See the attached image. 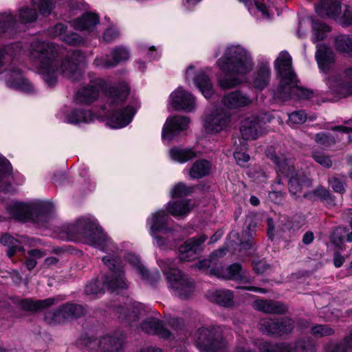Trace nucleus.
<instances>
[{
    "label": "nucleus",
    "mask_w": 352,
    "mask_h": 352,
    "mask_svg": "<svg viewBox=\"0 0 352 352\" xmlns=\"http://www.w3.org/2000/svg\"><path fill=\"white\" fill-rule=\"evenodd\" d=\"M312 157L317 163L324 168H329L332 166L333 163L329 156L325 155L320 152L314 151L312 153Z\"/></svg>",
    "instance_id": "obj_58"
},
{
    "label": "nucleus",
    "mask_w": 352,
    "mask_h": 352,
    "mask_svg": "<svg viewBox=\"0 0 352 352\" xmlns=\"http://www.w3.org/2000/svg\"><path fill=\"white\" fill-rule=\"evenodd\" d=\"M57 64L56 60L45 57V83L49 87H52L56 82Z\"/></svg>",
    "instance_id": "obj_43"
},
{
    "label": "nucleus",
    "mask_w": 352,
    "mask_h": 352,
    "mask_svg": "<svg viewBox=\"0 0 352 352\" xmlns=\"http://www.w3.org/2000/svg\"><path fill=\"white\" fill-rule=\"evenodd\" d=\"M316 59L320 69L327 72L334 62V55L331 49L322 45L316 53Z\"/></svg>",
    "instance_id": "obj_33"
},
{
    "label": "nucleus",
    "mask_w": 352,
    "mask_h": 352,
    "mask_svg": "<svg viewBox=\"0 0 352 352\" xmlns=\"http://www.w3.org/2000/svg\"><path fill=\"white\" fill-rule=\"evenodd\" d=\"M208 298L223 307H230L233 305V294L230 290L210 291L207 294Z\"/></svg>",
    "instance_id": "obj_36"
},
{
    "label": "nucleus",
    "mask_w": 352,
    "mask_h": 352,
    "mask_svg": "<svg viewBox=\"0 0 352 352\" xmlns=\"http://www.w3.org/2000/svg\"><path fill=\"white\" fill-rule=\"evenodd\" d=\"M45 223L55 217V207L52 202L45 201Z\"/></svg>",
    "instance_id": "obj_63"
},
{
    "label": "nucleus",
    "mask_w": 352,
    "mask_h": 352,
    "mask_svg": "<svg viewBox=\"0 0 352 352\" xmlns=\"http://www.w3.org/2000/svg\"><path fill=\"white\" fill-rule=\"evenodd\" d=\"M230 122V115L222 109H217L204 120V127L208 133H217L226 130Z\"/></svg>",
    "instance_id": "obj_16"
},
{
    "label": "nucleus",
    "mask_w": 352,
    "mask_h": 352,
    "mask_svg": "<svg viewBox=\"0 0 352 352\" xmlns=\"http://www.w3.org/2000/svg\"><path fill=\"white\" fill-rule=\"evenodd\" d=\"M170 219L163 210H158L147 219L150 234L155 239V244L162 247L166 244L161 234L166 235L170 233L173 229L169 226Z\"/></svg>",
    "instance_id": "obj_12"
},
{
    "label": "nucleus",
    "mask_w": 352,
    "mask_h": 352,
    "mask_svg": "<svg viewBox=\"0 0 352 352\" xmlns=\"http://www.w3.org/2000/svg\"><path fill=\"white\" fill-rule=\"evenodd\" d=\"M25 178L19 173H12L10 162L0 154V192L14 193L16 186L22 185Z\"/></svg>",
    "instance_id": "obj_11"
},
{
    "label": "nucleus",
    "mask_w": 352,
    "mask_h": 352,
    "mask_svg": "<svg viewBox=\"0 0 352 352\" xmlns=\"http://www.w3.org/2000/svg\"><path fill=\"white\" fill-rule=\"evenodd\" d=\"M129 92L126 83H121L119 87H112L107 92V104L104 109H107V124L113 129H120L128 125L132 120L135 110L132 107L120 109L122 102Z\"/></svg>",
    "instance_id": "obj_4"
},
{
    "label": "nucleus",
    "mask_w": 352,
    "mask_h": 352,
    "mask_svg": "<svg viewBox=\"0 0 352 352\" xmlns=\"http://www.w3.org/2000/svg\"><path fill=\"white\" fill-rule=\"evenodd\" d=\"M254 307L256 310L267 314H281L287 311V307L284 304L270 300H256L254 302Z\"/></svg>",
    "instance_id": "obj_31"
},
{
    "label": "nucleus",
    "mask_w": 352,
    "mask_h": 352,
    "mask_svg": "<svg viewBox=\"0 0 352 352\" xmlns=\"http://www.w3.org/2000/svg\"><path fill=\"white\" fill-rule=\"evenodd\" d=\"M293 328V322L289 318H283L280 320L263 319L259 322V329L268 335L282 336L290 333Z\"/></svg>",
    "instance_id": "obj_18"
},
{
    "label": "nucleus",
    "mask_w": 352,
    "mask_h": 352,
    "mask_svg": "<svg viewBox=\"0 0 352 352\" xmlns=\"http://www.w3.org/2000/svg\"><path fill=\"white\" fill-rule=\"evenodd\" d=\"M54 236L62 240L81 241L104 252H115L116 245L93 217H82L71 223L54 226Z\"/></svg>",
    "instance_id": "obj_1"
},
{
    "label": "nucleus",
    "mask_w": 352,
    "mask_h": 352,
    "mask_svg": "<svg viewBox=\"0 0 352 352\" xmlns=\"http://www.w3.org/2000/svg\"><path fill=\"white\" fill-rule=\"evenodd\" d=\"M342 0H321V9L318 12L321 16L326 15L329 18H336L341 13Z\"/></svg>",
    "instance_id": "obj_35"
},
{
    "label": "nucleus",
    "mask_w": 352,
    "mask_h": 352,
    "mask_svg": "<svg viewBox=\"0 0 352 352\" xmlns=\"http://www.w3.org/2000/svg\"><path fill=\"white\" fill-rule=\"evenodd\" d=\"M225 254V249H219L213 252L208 258L199 261L196 266L199 270L208 271L209 274L218 278L241 280L245 283L251 282V278L246 275V272L243 270L241 265L238 263L230 265L226 269H223L219 262V258L222 257Z\"/></svg>",
    "instance_id": "obj_6"
},
{
    "label": "nucleus",
    "mask_w": 352,
    "mask_h": 352,
    "mask_svg": "<svg viewBox=\"0 0 352 352\" xmlns=\"http://www.w3.org/2000/svg\"><path fill=\"white\" fill-rule=\"evenodd\" d=\"M307 120V115L304 111H296L289 115L288 123L292 126L303 124Z\"/></svg>",
    "instance_id": "obj_55"
},
{
    "label": "nucleus",
    "mask_w": 352,
    "mask_h": 352,
    "mask_svg": "<svg viewBox=\"0 0 352 352\" xmlns=\"http://www.w3.org/2000/svg\"><path fill=\"white\" fill-rule=\"evenodd\" d=\"M194 190L192 186H187L184 183H178L172 188L170 193L172 197H180L191 194Z\"/></svg>",
    "instance_id": "obj_53"
},
{
    "label": "nucleus",
    "mask_w": 352,
    "mask_h": 352,
    "mask_svg": "<svg viewBox=\"0 0 352 352\" xmlns=\"http://www.w3.org/2000/svg\"><path fill=\"white\" fill-rule=\"evenodd\" d=\"M100 282L98 280L91 281L85 287V293L89 295L104 294V289L100 287Z\"/></svg>",
    "instance_id": "obj_59"
},
{
    "label": "nucleus",
    "mask_w": 352,
    "mask_h": 352,
    "mask_svg": "<svg viewBox=\"0 0 352 352\" xmlns=\"http://www.w3.org/2000/svg\"><path fill=\"white\" fill-rule=\"evenodd\" d=\"M85 314V309L77 304H66L55 312L52 317L54 322L60 323L67 319L79 318Z\"/></svg>",
    "instance_id": "obj_29"
},
{
    "label": "nucleus",
    "mask_w": 352,
    "mask_h": 352,
    "mask_svg": "<svg viewBox=\"0 0 352 352\" xmlns=\"http://www.w3.org/2000/svg\"><path fill=\"white\" fill-rule=\"evenodd\" d=\"M325 352H349L344 343L340 344L331 343L325 348Z\"/></svg>",
    "instance_id": "obj_62"
},
{
    "label": "nucleus",
    "mask_w": 352,
    "mask_h": 352,
    "mask_svg": "<svg viewBox=\"0 0 352 352\" xmlns=\"http://www.w3.org/2000/svg\"><path fill=\"white\" fill-rule=\"evenodd\" d=\"M253 99L248 94L241 91H232L226 95L223 100V104L230 109H238L247 107L252 104Z\"/></svg>",
    "instance_id": "obj_28"
},
{
    "label": "nucleus",
    "mask_w": 352,
    "mask_h": 352,
    "mask_svg": "<svg viewBox=\"0 0 352 352\" xmlns=\"http://www.w3.org/2000/svg\"><path fill=\"white\" fill-rule=\"evenodd\" d=\"M158 265L166 275L169 287L174 294L185 299L190 296L194 291V282L174 267L173 261L170 259L159 260Z\"/></svg>",
    "instance_id": "obj_8"
},
{
    "label": "nucleus",
    "mask_w": 352,
    "mask_h": 352,
    "mask_svg": "<svg viewBox=\"0 0 352 352\" xmlns=\"http://www.w3.org/2000/svg\"><path fill=\"white\" fill-rule=\"evenodd\" d=\"M234 157L236 163L241 166H244L250 160V156L245 153L234 152Z\"/></svg>",
    "instance_id": "obj_64"
},
{
    "label": "nucleus",
    "mask_w": 352,
    "mask_h": 352,
    "mask_svg": "<svg viewBox=\"0 0 352 352\" xmlns=\"http://www.w3.org/2000/svg\"><path fill=\"white\" fill-rule=\"evenodd\" d=\"M327 85L332 94L340 98L352 95V67L347 69L342 76L329 78Z\"/></svg>",
    "instance_id": "obj_15"
},
{
    "label": "nucleus",
    "mask_w": 352,
    "mask_h": 352,
    "mask_svg": "<svg viewBox=\"0 0 352 352\" xmlns=\"http://www.w3.org/2000/svg\"><path fill=\"white\" fill-rule=\"evenodd\" d=\"M267 157L272 160L276 165L278 176L281 175L289 177V190L293 195L305 197L308 194V190L311 186V181L302 172L296 171L294 167V162L292 157H287L281 154H267Z\"/></svg>",
    "instance_id": "obj_5"
},
{
    "label": "nucleus",
    "mask_w": 352,
    "mask_h": 352,
    "mask_svg": "<svg viewBox=\"0 0 352 352\" xmlns=\"http://www.w3.org/2000/svg\"><path fill=\"white\" fill-rule=\"evenodd\" d=\"M258 347L261 352H315L314 345L305 347L301 342L271 344L263 341L258 343Z\"/></svg>",
    "instance_id": "obj_20"
},
{
    "label": "nucleus",
    "mask_w": 352,
    "mask_h": 352,
    "mask_svg": "<svg viewBox=\"0 0 352 352\" xmlns=\"http://www.w3.org/2000/svg\"><path fill=\"white\" fill-rule=\"evenodd\" d=\"M63 41L71 45H80L83 43V39L78 34L73 33L71 34L63 35Z\"/></svg>",
    "instance_id": "obj_60"
},
{
    "label": "nucleus",
    "mask_w": 352,
    "mask_h": 352,
    "mask_svg": "<svg viewBox=\"0 0 352 352\" xmlns=\"http://www.w3.org/2000/svg\"><path fill=\"white\" fill-rule=\"evenodd\" d=\"M144 310L143 305L139 302L134 303L131 308H127L126 315H123L120 312L119 318L127 320L131 325L139 318V315L142 314Z\"/></svg>",
    "instance_id": "obj_47"
},
{
    "label": "nucleus",
    "mask_w": 352,
    "mask_h": 352,
    "mask_svg": "<svg viewBox=\"0 0 352 352\" xmlns=\"http://www.w3.org/2000/svg\"><path fill=\"white\" fill-rule=\"evenodd\" d=\"M85 60V56L78 51L71 52L63 62L61 70L63 74L73 81L81 77L80 65Z\"/></svg>",
    "instance_id": "obj_19"
},
{
    "label": "nucleus",
    "mask_w": 352,
    "mask_h": 352,
    "mask_svg": "<svg viewBox=\"0 0 352 352\" xmlns=\"http://www.w3.org/2000/svg\"><path fill=\"white\" fill-rule=\"evenodd\" d=\"M312 29L313 34L311 39L314 43L324 39L326 34L330 31V28L328 25L319 22H314Z\"/></svg>",
    "instance_id": "obj_48"
},
{
    "label": "nucleus",
    "mask_w": 352,
    "mask_h": 352,
    "mask_svg": "<svg viewBox=\"0 0 352 352\" xmlns=\"http://www.w3.org/2000/svg\"><path fill=\"white\" fill-rule=\"evenodd\" d=\"M119 35V31L116 28L111 27L104 32L103 38L107 42H111L118 38Z\"/></svg>",
    "instance_id": "obj_61"
},
{
    "label": "nucleus",
    "mask_w": 352,
    "mask_h": 352,
    "mask_svg": "<svg viewBox=\"0 0 352 352\" xmlns=\"http://www.w3.org/2000/svg\"><path fill=\"white\" fill-rule=\"evenodd\" d=\"M212 164L210 162L201 160L196 161L189 170V175L192 179H200L211 172Z\"/></svg>",
    "instance_id": "obj_38"
},
{
    "label": "nucleus",
    "mask_w": 352,
    "mask_h": 352,
    "mask_svg": "<svg viewBox=\"0 0 352 352\" xmlns=\"http://www.w3.org/2000/svg\"><path fill=\"white\" fill-rule=\"evenodd\" d=\"M188 124L189 120L187 117L174 116L168 118L162 129V138L171 140L177 133L186 130Z\"/></svg>",
    "instance_id": "obj_27"
},
{
    "label": "nucleus",
    "mask_w": 352,
    "mask_h": 352,
    "mask_svg": "<svg viewBox=\"0 0 352 352\" xmlns=\"http://www.w3.org/2000/svg\"><path fill=\"white\" fill-rule=\"evenodd\" d=\"M43 253L38 249H31L25 254V265L30 270L35 267L37 260L41 258Z\"/></svg>",
    "instance_id": "obj_51"
},
{
    "label": "nucleus",
    "mask_w": 352,
    "mask_h": 352,
    "mask_svg": "<svg viewBox=\"0 0 352 352\" xmlns=\"http://www.w3.org/2000/svg\"><path fill=\"white\" fill-rule=\"evenodd\" d=\"M168 326H172L170 324L164 325L156 318H151L144 320L141 324V329L143 331L148 334H155L160 338L170 339L173 333L168 329Z\"/></svg>",
    "instance_id": "obj_30"
},
{
    "label": "nucleus",
    "mask_w": 352,
    "mask_h": 352,
    "mask_svg": "<svg viewBox=\"0 0 352 352\" xmlns=\"http://www.w3.org/2000/svg\"><path fill=\"white\" fill-rule=\"evenodd\" d=\"M44 202L42 199L28 201H12L7 210L10 216L21 221L37 223L42 217Z\"/></svg>",
    "instance_id": "obj_9"
},
{
    "label": "nucleus",
    "mask_w": 352,
    "mask_h": 352,
    "mask_svg": "<svg viewBox=\"0 0 352 352\" xmlns=\"http://www.w3.org/2000/svg\"><path fill=\"white\" fill-rule=\"evenodd\" d=\"M170 159L179 163H185L196 157L195 152L191 148L174 147L169 150Z\"/></svg>",
    "instance_id": "obj_39"
},
{
    "label": "nucleus",
    "mask_w": 352,
    "mask_h": 352,
    "mask_svg": "<svg viewBox=\"0 0 352 352\" xmlns=\"http://www.w3.org/2000/svg\"><path fill=\"white\" fill-rule=\"evenodd\" d=\"M311 333L316 337H323L333 334L334 330L327 325L319 324L311 329Z\"/></svg>",
    "instance_id": "obj_56"
},
{
    "label": "nucleus",
    "mask_w": 352,
    "mask_h": 352,
    "mask_svg": "<svg viewBox=\"0 0 352 352\" xmlns=\"http://www.w3.org/2000/svg\"><path fill=\"white\" fill-rule=\"evenodd\" d=\"M103 263L111 271V274L103 280V285L111 292H116L127 287L123 273V265L118 256L107 255L102 258Z\"/></svg>",
    "instance_id": "obj_10"
},
{
    "label": "nucleus",
    "mask_w": 352,
    "mask_h": 352,
    "mask_svg": "<svg viewBox=\"0 0 352 352\" xmlns=\"http://www.w3.org/2000/svg\"><path fill=\"white\" fill-rule=\"evenodd\" d=\"M124 336L116 333L115 336H105L101 339L89 338L87 347L92 352H113L121 349Z\"/></svg>",
    "instance_id": "obj_14"
},
{
    "label": "nucleus",
    "mask_w": 352,
    "mask_h": 352,
    "mask_svg": "<svg viewBox=\"0 0 352 352\" xmlns=\"http://www.w3.org/2000/svg\"><path fill=\"white\" fill-rule=\"evenodd\" d=\"M129 263L142 276L143 278L147 277L148 273L144 267L141 264L140 258L133 254H128L126 256Z\"/></svg>",
    "instance_id": "obj_52"
},
{
    "label": "nucleus",
    "mask_w": 352,
    "mask_h": 352,
    "mask_svg": "<svg viewBox=\"0 0 352 352\" xmlns=\"http://www.w3.org/2000/svg\"><path fill=\"white\" fill-rule=\"evenodd\" d=\"M305 198L311 200L319 199L325 201L328 204L335 205L333 197L330 194L329 190L321 186H318L311 192H308V194H305Z\"/></svg>",
    "instance_id": "obj_42"
},
{
    "label": "nucleus",
    "mask_w": 352,
    "mask_h": 352,
    "mask_svg": "<svg viewBox=\"0 0 352 352\" xmlns=\"http://www.w3.org/2000/svg\"><path fill=\"white\" fill-rule=\"evenodd\" d=\"M38 14L36 10L30 9L28 7L21 8L18 12L19 25L29 24L36 21Z\"/></svg>",
    "instance_id": "obj_46"
},
{
    "label": "nucleus",
    "mask_w": 352,
    "mask_h": 352,
    "mask_svg": "<svg viewBox=\"0 0 352 352\" xmlns=\"http://www.w3.org/2000/svg\"><path fill=\"white\" fill-rule=\"evenodd\" d=\"M270 68L269 64H265L259 68L253 80V85L257 89H262L269 82Z\"/></svg>",
    "instance_id": "obj_41"
},
{
    "label": "nucleus",
    "mask_w": 352,
    "mask_h": 352,
    "mask_svg": "<svg viewBox=\"0 0 352 352\" xmlns=\"http://www.w3.org/2000/svg\"><path fill=\"white\" fill-rule=\"evenodd\" d=\"M299 80L297 76L288 80L286 85H279L274 91V96L282 100H287L292 98L299 99H308L312 97L313 92L298 85Z\"/></svg>",
    "instance_id": "obj_13"
},
{
    "label": "nucleus",
    "mask_w": 352,
    "mask_h": 352,
    "mask_svg": "<svg viewBox=\"0 0 352 352\" xmlns=\"http://www.w3.org/2000/svg\"><path fill=\"white\" fill-rule=\"evenodd\" d=\"M226 327L224 326L201 327L194 335L195 344L201 352H226L228 347L223 337Z\"/></svg>",
    "instance_id": "obj_7"
},
{
    "label": "nucleus",
    "mask_w": 352,
    "mask_h": 352,
    "mask_svg": "<svg viewBox=\"0 0 352 352\" xmlns=\"http://www.w3.org/2000/svg\"><path fill=\"white\" fill-rule=\"evenodd\" d=\"M207 239L204 234H201L188 239L179 248V258L182 261L194 260L200 250L199 246Z\"/></svg>",
    "instance_id": "obj_25"
},
{
    "label": "nucleus",
    "mask_w": 352,
    "mask_h": 352,
    "mask_svg": "<svg viewBox=\"0 0 352 352\" xmlns=\"http://www.w3.org/2000/svg\"><path fill=\"white\" fill-rule=\"evenodd\" d=\"M20 43L0 47V67L7 66L2 73L1 78L6 85L14 90L27 94L36 91V87L24 76L18 66L17 56L21 52Z\"/></svg>",
    "instance_id": "obj_3"
},
{
    "label": "nucleus",
    "mask_w": 352,
    "mask_h": 352,
    "mask_svg": "<svg viewBox=\"0 0 352 352\" xmlns=\"http://www.w3.org/2000/svg\"><path fill=\"white\" fill-rule=\"evenodd\" d=\"M19 31V23L10 12L0 13V33L13 36Z\"/></svg>",
    "instance_id": "obj_32"
},
{
    "label": "nucleus",
    "mask_w": 352,
    "mask_h": 352,
    "mask_svg": "<svg viewBox=\"0 0 352 352\" xmlns=\"http://www.w3.org/2000/svg\"><path fill=\"white\" fill-rule=\"evenodd\" d=\"M292 56L287 51H282L274 62V67L280 78V85H285L288 80L296 76L292 66Z\"/></svg>",
    "instance_id": "obj_22"
},
{
    "label": "nucleus",
    "mask_w": 352,
    "mask_h": 352,
    "mask_svg": "<svg viewBox=\"0 0 352 352\" xmlns=\"http://www.w3.org/2000/svg\"><path fill=\"white\" fill-rule=\"evenodd\" d=\"M336 47L338 50L343 52H352V37L341 35L336 38Z\"/></svg>",
    "instance_id": "obj_50"
},
{
    "label": "nucleus",
    "mask_w": 352,
    "mask_h": 352,
    "mask_svg": "<svg viewBox=\"0 0 352 352\" xmlns=\"http://www.w3.org/2000/svg\"><path fill=\"white\" fill-rule=\"evenodd\" d=\"M186 80H192L202 95L210 98L213 93V87L210 79L202 69L195 71L194 65H190L186 71Z\"/></svg>",
    "instance_id": "obj_17"
},
{
    "label": "nucleus",
    "mask_w": 352,
    "mask_h": 352,
    "mask_svg": "<svg viewBox=\"0 0 352 352\" xmlns=\"http://www.w3.org/2000/svg\"><path fill=\"white\" fill-rule=\"evenodd\" d=\"M193 207L194 205L190 203L189 199H187L168 203L167 210L173 216L180 217L186 215Z\"/></svg>",
    "instance_id": "obj_37"
},
{
    "label": "nucleus",
    "mask_w": 352,
    "mask_h": 352,
    "mask_svg": "<svg viewBox=\"0 0 352 352\" xmlns=\"http://www.w3.org/2000/svg\"><path fill=\"white\" fill-rule=\"evenodd\" d=\"M98 16L92 13H85L81 17L74 20L72 26L80 31H93L94 27L98 23Z\"/></svg>",
    "instance_id": "obj_34"
},
{
    "label": "nucleus",
    "mask_w": 352,
    "mask_h": 352,
    "mask_svg": "<svg viewBox=\"0 0 352 352\" xmlns=\"http://www.w3.org/2000/svg\"><path fill=\"white\" fill-rule=\"evenodd\" d=\"M315 141L324 146H330L335 144L336 140L330 134L325 133H319L316 135Z\"/></svg>",
    "instance_id": "obj_57"
},
{
    "label": "nucleus",
    "mask_w": 352,
    "mask_h": 352,
    "mask_svg": "<svg viewBox=\"0 0 352 352\" xmlns=\"http://www.w3.org/2000/svg\"><path fill=\"white\" fill-rule=\"evenodd\" d=\"M19 305L23 310L35 311L43 307L44 302L38 300L24 299L20 301Z\"/></svg>",
    "instance_id": "obj_54"
},
{
    "label": "nucleus",
    "mask_w": 352,
    "mask_h": 352,
    "mask_svg": "<svg viewBox=\"0 0 352 352\" xmlns=\"http://www.w3.org/2000/svg\"><path fill=\"white\" fill-rule=\"evenodd\" d=\"M216 64L223 74L218 80L223 89H231L245 82L247 74L253 69L250 53L240 45L224 47L223 54Z\"/></svg>",
    "instance_id": "obj_2"
},
{
    "label": "nucleus",
    "mask_w": 352,
    "mask_h": 352,
    "mask_svg": "<svg viewBox=\"0 0 352 352\" xmlns=\"http://www.w3.org/2000/svg\"><path fill=\"white\" fill-rule=\"evenodd\" d=\"M30 61L33 69L42 74L44 70V41L43 36H34L29 49Z\"/></svg>",
    "instance_id": "obj_21"
},
{
    "label": "nucleus",
    "mask_w": 352,
    "mask_h": 352,
    "mask_svg": "<svg viewBox=\"0 0 352 352\" xmlns=\"http://www.w3.org/2000/svg\"><path fill=\"white\" fill-rule=\"evenodd\" d=\"M98 94V88L94 85H89L78 91L76 96V101L77 103L89 104L97 98Z\"/></svg>",
    "instance_id": "obj_40"
},
{
    "label": "nucleus",
    "mask_w": 352,
    "mask_h": 352,
    "mask_svg": "<svg viewBox=\"0 0 352 352\" xmlns=\"http://www.w3.org/2000/svg\"><path fill=\"white\" fill-rule=\"evenodd\" d=\"M170 103L174 109L186 111H191L195 108V98L181 87L170 94Z\"/></svg>",
    "instance_id": "obj_26"
},
{
    "label": "nucleus",
    "mask_w": 352,
    "mask_h": 352,
    "mask_svg": "<svg viewBox=\"0 0 352 352\" xmlns=\"http://www.w3.org/2000/svg\"><path fill=\"white\" fill-rule=\"evenodd\" d=\"M345 180L344 175H336L329 177L328 183L335 192L343 194L345 192Z\"/></svg>",
    "instance_id": "obj_49"
},
{
    "label": "nucleus",
    "mask_w": 352,
    "mask_h": 352,
    "mask_svg": "<svg viewBox=\"0 0 352 352\" xmlns=\"http://www.w3.org/2000/svg\"><path fill=\"white\" fill-rule=\"evenodd\" d=\"M92 120V114L89 111L74 110L66 117V121L71 124L88 122Z\"/></svg>",
    "instance_id": "obj_45"
},
{
    "label": "nucleus",
    "mask_w": 352,
    "mask_h": 352,
    "mask_svg": "<svg viewBox=\"0 0 352 352\" xmlns=\"http://www.w3.org/2000/svg\"><path fill=\"white\" fill-rule=\"evenodd\" d=\"M264 122L256 116L248 117L241 121L240 131L244 140H255L263 133Z\"/></svg>",
    "instance_id": "obj_24"
},
{
    "label": "nucleus",
    "mask_w": 352,
    "mask_h": 352,
    "mask_svg": "<svg viewBox=\"0 0 352 352\" xmlns=\"http://www.w3.org/2000/svg\"><path fill=\"white\" fill-rule=\"evenodd\" d=\"M0 242L1 244L8 248L7 254L9 257H12L18 252L23 251V248L21 245V242L8 234H3L0 239Z\"/></svg>",
    "instance_id": "obj_44"
},
{
    "label": "nucleus",
    "mask_w": 352,
    "mask_h": 352,
    "mask_svg": "<svg viewBox=\"0 0 352 352\" xmlns=\"http://www.w3.org/2000/svg\"><path fill=\"white\" fill-rule=\"evenodd\" d=\"M129 58V50L124 47L115 48L111 52V58L109 56L105 57H97L94 64L97 67L111 68L114 67L119 63L127 60Z\"/></svg>",
    "instance_id": "obj_23"
}]
</instances>
